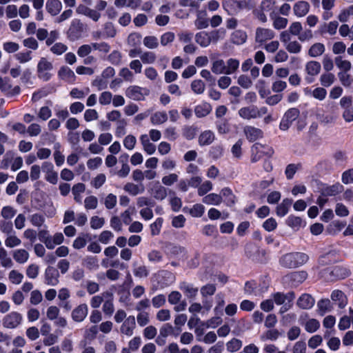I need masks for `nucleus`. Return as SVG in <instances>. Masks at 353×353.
Here are the masks:
<instances>
[{"instance_id": "obj_1", "label": "nucleus", "mask_w": 353, "mask_h": 353, "mask_svg": "<svg viewBox=\"0 0 353 353\" xmlns=\"http://www.w3.org/2000/svg\"><path fill=\"white\" fill-rule=\"evenodd\" d=\"M309 256L303 252H290L279 259L280 265L285 268H296L306 263Z\"/></svg>"}, {"instance_id": "obj_2", "label": "nucleus", "mask_w": 353, "mask_h": 353, "mask_svg": "<svg viewBox=\"0 0 353 353\" xmlns=\"http://www.w3.org/2000/svg\"><path fill=\"white\" fill-rule=\"evenodd\" d=\"M53 69L52 63L48 60L46 57H41L37 67V72L38 77L43 81H49L52 74L51 71Z\"/></svg>"}, {"instance_id": "obj_3", "label": "nucleus", "mask_w": 353, "mask_h": 353, "mask_svg": "<svg viewBox=\"0 0 353 353\" xmlns=\"http://www.w3.org/2000/svg\"><path fill=\"white\" fill-rule=\"evenodd\" d=\"M219 39V32L218 30L212 32L202 31L195 35L196 42L203 48H206L212 42L216 43Z\"/></svg>"}, {"instance_id": "obj_4", "label": "nucleus", "mask_w": 353, "mask_h": 353, "mask_svg": "<svg viewBox=\"0 0 353 353\" xmlns=\"http://www.w3.org/2000/svg\"><path fill=\"white\" fill-rule=\"evenodd\" d=\"M23 321V316L18 312H11L2 319V325L7 329H14L19 326Z\"/></svg>"}, {"instance_id": "obj_5", "label": "nucleus", "mask_w": 353, "mask_h": 353, "mask_svg": "<svg viewBox=\"0 0 353 353\" xmlns=\"http://www.w3.org/2000/svg\"><path fill=\"white\" fill-rule=\"evenodd\" d=\"M83 32V24L79 19H73L67 32L68 38L70 41H76L81 37Z\"/></svg>"}, {"instance_id": "obj_6", "label": "nucleus", "mask_w": 353, "mask_h": 353, "mask_svg": "<svg viewBox=\"0 0 353 353\" xmlns=\"http://www.w3.org/2000/svg\"><path fill=\"white\" fill-rule=\"evenodd\" d=\"M299 110L295 108L287 110L280 123V129L283 131L288 130L292 122L299 117Z\"/></svg>"}, {"instance_id": "obj_7", "label": "nucleus", "mask_w": 353, "mask_h": 353, "mask_svg": "<svg viewBox=\"0 0 353 353\" xmlns=\"http://www.w3.org/2000/svg\"><path fill=\"white\" fill-rule=\"evenodd\" d=\"M307 274L304 271L293 272L283 278V282L290 284L292 287L298 286L307 279Z\"/></svg>"}, {"instance_id": "obj_8", "label": "nucleus", "mask_w": 353, "mask_h": 353, "mask_svg": "<svg viewBox=\"0 0 353 353\" xmlns=\"http://www.w3.org/2000/svg\"><path fill=\"white\" fill-rule=\"evenodd\" d=\"M321 70V63L316 61H310L305 63V71L307 76L305 79L308 83H312L314 77L317 76Z\"/></svg>"}, {"instance_id": "obj_9", "label": "nucleus", "mask_w": 353, "mask_h": 353, "mask_svg": "<svg viewBox=\"0 0 353 353\" xmlns=\"http://www.w3.org/2000/svg\"><path fill=\"white\" fill-rule=\"evenodd\" d=\"M299 323L301 325L304 326L305 330L310 333L316 332L320 327L319 321L315 319H310L306 313L299 316Z\"/></svg>"}, {"instance_id": "obj_10", "label": "nucleus", "mask_w": 353, "mask_h": 353, "mask_svg": "<svg viewBox=\"0 0 353 353\" xmlns=\"http://www.w3.org/2000/svg\"><path fill=\"white\" fill-rule=\"evenodd\" d=\"M148 91L137 85L128 87L125 90V95L134 101H141L144 99V95L148 94Z\"/></svg>"}, {"instance_id": "obj_11", "label": "nucleus", "mask_w": 353, "mask_h": 353, "mask_svg": "<svg viewBox=\"0 0 353 353\" xmlns=\"http://www.w3.org/2000/svg\"><path fill=\"white\" fill-rule=\"evenodd\" d=\"M275 37L274 32L269 28H257L255 33V41L256 43L263 44Z\"/></svg>"}, {"instance_id": "obj_12", "label": "nucleus", "mask_w": 353, "mask_h": 353, "mask_svg": "<svg viewBox=\"0 0 353 353\" xmlns=\"http://www.w3.org/2000/svg\"><path fill=\"white\" fill-rule=\"evenodd\" d=\"M45 283L51 286H56L59 283V272L54 267L48 266L45 271Z\"/></svg>"}, {"instance_id": "obj_13", "label": "nucleus", "mask_w": 353, "mask_h": 353, "mask_svg": "<svg viewBox=\"0 0 353 353\" xmlns=\"http://www.w3.org/2000/svg\"><path fill=\"white\" fill-rule=\"evenodd\" d=\"M88 313V307L85 303H81L77 306L71 313V317L75 322H82L87 316Z\"/></svg>"}, {"instance_id": "obj_14", "label": "nucleus", "mask_w": 353, "mask_h": 353, "mask_svg": "<svg viewBox=\"0 0 353 353\" xmlns=\"http://www.w3.org/2000/svg\"><path fill=\"white\" fill-rule=\"evenodd\" d=\"M136 327V321L134 316H129L123 322L120 332L121 334H125L128 336H130L134 333V330Z\"/></svg>"}, {"instance_id": "obj_15", "label": "nucleus", "mask_w": 353, "mask_h": 353, "mask_svg": "<svg viewBox=\"0 0 353 353\" xmlns=\"http://www.w3.org/2000/svg\"><path fill=\"white\" fill-rule=\"evenodd\" d=\"M315 303L314 299L309 294H303L298 299L296 305L303 310L312 308Z\"/></svg>"}, {"instance_id": "obj_16", "label": "nucleus", "mask_w": 353, "mask_h": 353, "mask_svg": "<svg viewBox=\"0 0 353 353\" xmlns=\"http://www.w3.org/2000/svg\"><path fill=\"white\" fill-rule=\"evenodd\" d=\"M258 113V108L254 105L243 107L239 110V115L248 120L259 117Z\"/></svg>"}, {"instance_id": "obj_17", "label": "nucleus", "mask_w": 353, "mask_h": 353, "mask_svg": "<svg viewBox=\"0 0 353 353\" xmlns=\"http://www.w3.org/2000/svg\"><path fill=\"white\" fill-rule=\"evenodd\" d=\"M310 8V6L308 2L299 1L294 5L293 11L296 17H303L309 12Z\"/></svg>"}, {"instance_id": "obj_18", "label": "nucleus", "mask_w": 353, "mask_h": 353, "mask_svg": "<svg viewBox=\"0 0 353 353\" xmlns=\"http://www.w3.org/2000/svg\"><path fill=\"white\" fill-rule=\"evenodd\" d=\"M59 79L68 83H72L75 81L76 76L74 72L67 66H61L58 71Z\"/></svg>"}, {"instance_id": "obj_19", "label": "nucleus", "mask_w": 353, "mask_h": 353, "mask_svg": "<svg viewBox=\"0 0 353 353\" xmlns=\"http://www.w3.org/2000/svg\"><path fill=\"white\" fill-rule=\"evenodd\" d=\"M243 131L246 138L252 142L255 141L263 137L262 130L253 126H246L244 128Z\"/></svg>"}, {"instance_id": "obj_20", "label": "nucleus", "mask_w": 353, "mask_h": 353, "mask_svg": "<svg viewBox=\"0 0 353 353\" xmlns=\"http://www.w3.org/2000/svg\"><path fill=\"white\" fill-rule=\"evenodd\" d=\"M46 9L51 16H57L62 9V3L59 0H47Z\"/></svg>"}, {"instance_id": "obj_21", "label": "nucleus", "mask_w": 353, "mask_h": 353, "mask_svg": "<svg viewBox=\"0 0 353 353\" xmlns=\"http://www.w3.org/2000/svg\"><path fill=\"white\" fill-rule=\"evenodd\" d=\"M339 26L336 21H332L329 23H324L319 28L321 34L328 33L330 35H334Z\"/></svg>"}, {"instance_id": "obj_22", "label": "nucleus", "mask_w": 353, "mask_h": 353, "mask_svg": "<svg viewBox=\"0 0 353 353\" xmlns=\"http://www.w3.org/2000/svg\"><path fill=\"white\" fill-rule=\"evenodd\" d=\"M179 288L188 299H194L198 293L197 288L185 282L180 283Z\"/></svg>"}, {"instance_id": "obj_23", "label": "nucleus", "mask_w": 353, "mask_h": 353, "mask_svg": "<svg viewBox=\"0 0 353 353\" xmlns=\"http://www.w3.org/2000/svg\"><path fill=\"white\" fill-rule=\"evenodd\" d=\"M215 139L214 134L210 130L203 132L199 137V144L201 146L210 145Z\"/></svg>"}, {"instance_id": "obj_24", "label": "nucleus", "mask_w": 353, "mask_h": 353, "mask_svg": "<svg viewBox=\"0 0 353 353\" xmlns=\"http://www.w3.org/2000/svg\"><path fill=\"white\" fill-rule=\"evenodd\" d=\"M292 204V199H285L283 201L276 207V215L281 217L284 216L288 212L290 206Z\"/></svg>"}, {"instance_id": "obj_25", "label": "nucleus", "mask_w": 353, "mask_h": 353, "mask_svg": "<svg viewBox=\"0 0 353 353\" xmlns=\"http://www.w3.org/2000/svg\"><path fill=\"white\" fill-rule=\"evenodd\" d=\"M332 159L336 165L344 167L347 161V153L345 151L336 150L333 153Z\"/></svg>"}, {"instance_id": "obj_26", "label": "nucleus", "mask_w": 353, "mask_h": 353, "mask_svg": "<svg viewBox=\"0 0 353 353\" xmlns=\"http://www.w3.org/2000/svg\"><path fill=\"white\" fill-rule=\"evenodd\" d=\"M331 299L340 308H343L346 305V297L344 293L341 290L333 291L331 294Z\"/></svg>"}, {"instance_id": "obj_27", "label": "nucleus", "mask_w": 353, "mask_h": 353, "mask_svg": "<svg viewBox=\"0 0 353 353\" xmlns=\"http://www.w3.org/2000/svg\"><path fill=\"white\" fill-rule=\"evenodd\" d=\"M211 70L216 74H225L226 68L225 61L223 59H214L212 61Z\"/></svg>"}, {"instance_id": "obj_28", "label": "nucleus", "mask_w": 353, "mask_h": 353, "mask_svg": "<svg viewBox=\"0 0 353 353\" xmlns=\"http://www.w3.org/2000/svg\"><path fill=\"white\" fill-rule=\"evenodd\" d=\"M343 190V186L341 183H336L332 185H330L323 189V194L325 196H335L339 193L342 192Z\"/></svg>"}, {"instance_id": "obj_29", "label": "nucleus", "mask_w": 353, "mask_h": 353, "mask_svg": "<svg viewBox=\"0 0 353 353\" xmlns=\"http://www.w3.org/2000/svg\"><path fill=\"white\" fill-rule=\"evenodd\" d=\"M325 50L324 44L321 43H314L308 50V55L311 57H317L322 55Z\"/></svg>"}, {"instance_id": "obj_30", "label": "nucleus", "mask_w": 353, "mask_h": 353, "mask_svg": "<svg viewBox=\"0 0 353 353\" xmlns=\"http://www.w3.org/2000/svg\"><path fill=\"white\" fill-rule=\"evenodd\" d=\"M270 18L273 21V27L276 30L284 29L288 25V19L281 17H277L274 14V12L270 14Z\"/></svg>"}, {"instance_id": "obj_31", "label": "nucleus", "mask_w": 353, "mask_h": 353, "mask_svg": "<svg viewBox=\"0 0 353 353\" xmlns=\"http://www.w3.org/2000/svg\"><path fill=\"white\" fill-rule=\"evenodd\" d=\"M221 196L224 198V201L228 206H232L235 203L236 198L230 188H223L221 190Z\"/></svg>"}, {"instance_id": "obj_32", "label": "nucleus", "mask_w": 353, "mask_h": 353, "mask_svg": "<svg viewBox=\"0 0 353 353\" xmlns=\"http://www.w3.org/2000/svg\"><path fill=\"white\" fill-rule=\"evenodd\" d=\"M13 258L17 263L23 264L28 261L29 253L24 249H18L14 251Z\"/></svg>"}, {"instance_id": "obj_33", "label": "nucleus", "mask_w": 353, "mask_h": 353, "mask_svg": "<svg viewBox=\"0 0 353 353\" xmlns=\"http://www.w3.org/2000/svg\"><path fill=\"white\" fill-rule=\"evenodd\" d=\"M157 276L159 278L165 279V281L159 280L158 281L162 288L169 285L170 283L173 282L174 279L172 273L168 271H161L158 273Z\"/></svg>"}, {"instance_id": "obj_34", "label": "nucleus", "mask_w": 353, "mask_h": 353, "mask_svg": "<svg viewBox=\"0 0 353 353\" xmlns=\"http://www.w3.org/2000/svg\"><path fill=\"white\" fill-rule=\"evenodd\" d=\"M223 201L221 195L211 193L203 198V202L208 205H219Z\"/></svg>"}, {"instance_id": "obj_35", "label": "nucleus", "mask_w": 353, "mask_h": 353, "mask_svg": "<svg viewBox=\"0 0 353 353\" xmlns=\"http://www.w3.org/2000/svg\"><path fill=\"white\" fill-rule=\"evenodd\" d=\"M211 111V106L209 103H205L196 105L194 108V112L197 117L201 118L207 116Z\"/></svg>"}, {"instance_id": "obj_36", "label": "nucleus", "mask_w": 353, "mask_h": 353, "mask_svg": "<svg viewBox=\"0 0 353 353\" xmlns=\"http://www.w3.org/2000/svg\"><path fill=\"white\" fill-rule=\"evenodd\" d=\"M216 290V288L215 284L208 283L201 288L200 292L203 299H208V296L214 295Z\"/></svg>"}, {"instance_id": "obj_37", "label": "nucleus", "mask_w": 353, "mask_h": 353, "mask_svg": "<svg viewBox=\"0 0 353 353\" xmlns=\"http://www.w3.org/2000/svg\"><path fill=\"white\" fill-rule=\"evenodd\" d=\"M336 80L335 75L331 72L323 73L319 79L321 85L324 87H330Z\"/></svg>"}, {"instance_id": "obj_38", "label": "nucleus", "mask_w": 353, "mask_h": 353, "mask_svg": "<svg viewBox=\"0 0 353 353\" xmlns=\"http://www.w3.org/2000/svg\"><path fill=\"white\" fill-rule=\"evenodd\" d=\"M334 61L338 68L344 72H348L352 68L351 62L348 60L343 59L341 56L335 57Z\"/></svg>"}, {"instance_id": "obj_39", "label": "nucleus", "mask_w": 353, "mask_h": 353, "mask_svg": "<svg viewBox=\"0 0 353 353\" xmlns=\"http://www.w3.org/2000/svg\"><path fill=\"white\" fill-rule=\"evenodd\" d=\"M263 145L259 143H255L252 147L251 151H252V157H251V161L252 163H256L261 158H262L263 155V152L262 151Z\"/></svg>"}, {"instance_id": "obj_40", "label": "nucleus", "mask_w": 353, "mask_h": 353, "mask_svg": "<svg viewBox=\"0 0 353 353\" xmlns=\"http://www.w3.org/2000/svg\"><path fill=\"white\" fill-rule=\"evenodd\" d=\"M123 190L132 196H137V194L144 192L143 187L139 188L138 185L133 183H127L124 185Z\"/></svg>"}, {"instance_id": "obj_41", "label": "nucleus", "mask_w": 353, "mask_h": 353, "mask_svg": "<svg viewBox=\"0 0 353 353\" xmlns=\"http://www.w3.org/2000/svg\"><path fill=\"white\" fill-rule=\"evenodd\" d=\"M247 34L245 32L241 30H236L232 34V41L237 45L243 44L245 42Z\"/></svg>"}, {"instance_id": "obj_42", "label": "nucleus", "mask_w": 353, "mask_h": 353, "mask_svg": "<svg viewBox=\"0 0 353 353\" xmlns=\"http://www.w3.org/2000/svg\"><path fill=\"white\" fill-rule=\"evenodd\" d=\"M150 120L154 125L161 124L168 120V115L165 112H157L151 116Z\"/></svg>"}, {"instance_id": "obj_43", "label": "nucleus", "mask_w": 353, "mask_h": 353, "mask_svg": "<svg viewBox=\"0 0 353 353\" xmlns=\"http://www.w3.org/2000/svg\"><path fill=\"white\" fill-rule=\"evenodd\" d=\"M157 59L156 54L154 52H142L140 54V59L144 64H152L155 62Z\"/></svg>"}, {"instance_id": "obj_44", "label": "nucleus", "mask_w": 353, "mask_h": 353, "mask_svg": "<svg viewBox=\"0 0 353 353\" xmlns=\"http://www.w3.org/2000/svg\"><path fill=\"white\" fill-rule=\"evenodd\" d=\"M0 262L4 268H11L12 266V259L8 256L7 251L3 248H0Z\"/></svg>"}, {"instance_id": "obj_45", "label": "nucleus", "mask_w": 353, "mask_h": 353, "mask_svg": "<svg viewBox=\"0 0 353 353\" xmlns=\"http://www.w3.org/2000/svg\"><path fill=\"white\" fill-rule=\"evenodd\" d=\"M102 310L105 315L112 316L114 311L112 294H110V299L105 301Z\"/></svg>"}, {"instance_id": "obj_46", "label": "nucleus", "mask_w": 353, "mask_h": 353, "mask_svg": "<svg viewBox=\"0 0 353 353\" xmlns=\"http://www.w3.org/2000/svg\"><path fill=\"white\" fill-rule=\"evenodd\" d=\"M21 243V241L14 234H10L7 236L5 240V245L6 247L12 248L19 245Z\"/></svg>"}, {"instance_id": "obj_47", "label": "nucleus", "mask_w": 353, "mask_h": 353, "mask_svg": "<svg viewBox=\"0 0 353 353\" xmlns=\"http://www.w3.org/2000/svg\"><path fill=\"white\" fill-rule=\"evenodd\" d=\"M332 273L340 279L348 277L351 274V271L345 267L337 266L334 268Z\"/></svg>"}, {"instance_id": "obj_48", "label": "nucleus", "mask_w": 353, "mask_h": 353, "mask_svg": "<svg viewBox=\"0 0 353 353\" xmlns=\"http://www.w3.org/2000/svg\"><path fill=\"white\" fill-rule=\"evenodd\" d=\"M227 350L229 352H235L242 347V342L238 339H232L226 343Z\"/></svg>"}, {"instance_id": "obj_49", "label": "nucleus", "mask_w": 353, "mask_h": 353, "mask_svg": "<svg viewBox=\"0 0 353 353\" xmlns=\"http://www.w3.org/2000/svg\"><path fill=\"white\" fill-rule=\"evenodd\" d=\"M39 239L43 242L48 249L52 250L51 236L49 235L48 231L46 230H40L38 233Z\"/></svg>"}, {"instance_id": "obj_50", "label": "nucleus", "mask_w": 353, "mask_h": 353, "mask_svg": "<svg viewBox=\"0 0 353 353\" xmlns=\"http://www.w3.org/2000/svg\"><path fill=\"white\" fill-rule=\"evenodd\" d=\"M84 264L89 270H97L99 268V260L97 256H88L83 260Z\"/></svg>"}, {"instance_id": "obj_51", "label": "nucleus", "mask_w": 353, "mask_h": 353, "mask_svg": "<svg viewBox=\"0 0 353 353\" xmlns=\"http://www.w3.org/2000/svg\"><path fill=\"white\" fill-rule=\"evenodd\" d=\"M240 62L236 59H229L227 61L226 74H233L239 67Z\"/></svg>"}, {"instance_id": "obj_52", "label": "nucleus", "mask_w": 353, "mask_h": 353, "mask_svg": "<svg viewBox=\"0 0 353 353\" xmlns=\"http://www.w3.org/2000/svg\"><path fill=\"white\" fill-rule=\"evenodd\" d=\"M351 16H353V4L341 10L338 16V19L341 22L344 23L347 22Z\"/></svg>"}, {"instance_id": "obj_53", "label": "nucleus", "mask_w": 353, "mask_h": 353, "mask_svg": "<svg viewBox=\"0 0 353 353\" xmlns=\"http://www.w3.org/2000/svg\"><path fill=\"white\" fill-rule=\"evenodd\" d=\"M167 195V189L162 185H159L153 190V196L157 200L162 201L166 198Z\"/></svg>"}, {"instance_id": "obj_54", "label": "nucleus", "mask_w": 353, "mask_h": 353, "mask_svg": "<svg viewBox=\"0 0 353 353\" xmlns=\"http://www.w3.org/2000/svg\"><path fill=\"white\" fill-rule=\"evenodd\" d=\"M137 205L141 208H144V207L152 208L154 205V202L149 197L139 196L137 199Z\"/></svg>"}, {"instance_id": "obj_55", "label": "nucleus", "mask_w": 353, "mask_h": 353, "mask_svg": "<svg viewBox=\"0 0 353 353\" xmlns=\"http://www.w3.org/2000/svg\"><path fill=\"white\" fill-rule=\"evenodd\" d=\"M68 50V46L63 43L57 42L50 48V52L56 55H61Z\"/></svg>"}, {"instance_id": "obj_56", "label": "nucleus", "mask_w": 353, "mask_h": 353, "mask_svg": "<svg viewBox=\"0 0 353 353\" xmlns=\"http://www.w3.org/2000/svg\"><path fill=\"white\" fill-rule=\"evenodd\" d=\"M143 45L149 49H154L159 46L158 39L154 36H147L143 39Z\"/></svg>"}, {"instance_id": "obj_57", "label": "nucleus", "mask_w": 353, "mask_h": 353, "mask_svg": "<svg viewBox=\"0 0 353 353\" xmlns=\"http://www.w3.org/2000/svg\"><path fill=\"white\" fill-rule=\"evenodd\" d=\"M134 270L133 273L135 276L139 278H145L147 277L149 274V271L145 265H139L137 266L135 263H134Z\"/></svg>"}, {"instance_id": "obj_58", "label": "nucleus", "mask_w": 353, "mask_h": 353, "mask_svg": "<svg viewBox=\"0 0 353 353\" xmlns=\"http://www.w3.org/2000/svg\"><path fill=\"white\" fill-rule=\"evenodd\" d=\"M301 168V165L300 163L294 164L291 163L287 165L285 174L288 179H292L296 172V171Z\"/></svg>"}, {"instance_id": "obj_59", "label": "nucleus", "mask_w": 353, "mask_h": 353, "mask_svg": "<svg viewBox=\"0 0 353 353\" xmlns=\"http://www.w3.org/2000/svg\"><path fill=\"white\" fill-rule=\"evenodd\" d=\"M205 83L200 79L194 80L191 83L192 90L197 94H201L205 91Z\"/></svg>"}, {"instance_id": "obj_60", "label": "nucleus", "mask_w": 353, "mask_h": 353, "mask_svg": "<svg viewBox=\"0 0 353 353\" xmlns=\"http://www.w3.org/2000/svg\"><path fill=\"white\" fill-rule=\"evenodd\" d=\"M286 223L287 225L290 228L294 230H298L302 224V220L299 216L290 215V216H288Z\"/></svg>"}, {"instance_id": "obj_61", "label": "nucleus", "mask_w": 353, "mask_h": 353, "mask_svg": "<svg viewBox=\"0 0 353 353\" xmlns=\"http://www.w3.org/2000/svg\"><path fill=\"white\" fill-rule=\"evenodd\" d=\"M17 213V210L10 205L4 206L1 209V214L5 219H11Z\"/></svg>"}, {"instance_id": "obj_62", "label": "nucleus", "mask_w": 353, "mask_h": 353, "mask_svg": "<svg viewBox=\"0 0 353 353\" xmlns=\"http://www.w3.org/2000/svg\"><path fill=\"white\" fill-rule=\"evenodd\" d=\"M154 308L163 307L166 303V298L164 294H158L154 296L150 301Z\"/></svg>"}, {"instance_id": "obj_63", "label": "nucleus", "mask_w": 353, "mask_h": 353, "mask_svg": "<svg viewBox=\"0 0 353 353\" xmlns=\"http://www.w3.org/2000/svg\"><path fill=\"white\" fill-rule=\"evenodd\" d=\"M285 47L290 53L297 54L301 50V45L296 41L288 42Z\"/></svg>"}, {"instance_id": "obj_64", "label": "nucleus", "mask_w": 353, "mask_h": 353, "mask_svg": "<svg viewBox=\"0 0 353 353\" xmlns=\"http://www.w3.org/2000/svg\"><path fill=\"white\" fill-rule=\"evenodd\" d=\"M29 220L32 225L41 227L45 222V217L40 214L35 213L30 216Z\"/></svg>"}]
</instances>
